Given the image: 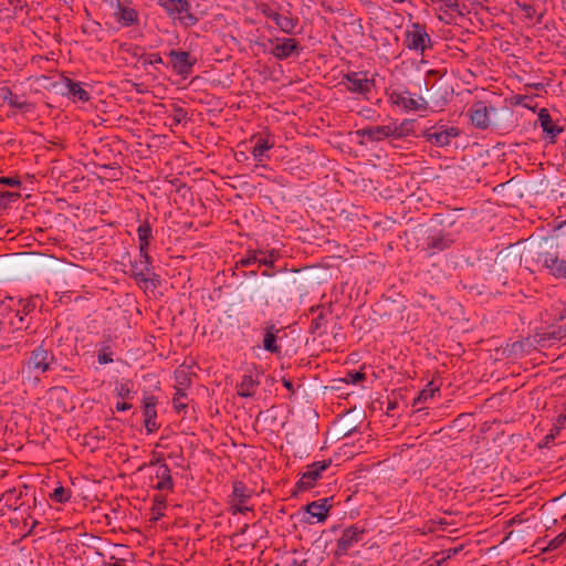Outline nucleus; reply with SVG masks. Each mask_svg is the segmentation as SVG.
Masks as SVG:
<instances>
[{
	"mask_svg": "<svg viewBox=\"0 0 566 566\" xmlns=\"http://www.w3.org/2000/svg\"><path fill=\"white\" fill-rule=\"evenodd\" d=\"M129 276L144 289H156L160 283V276L154 272L153 258L149 252H139L138 260L130 261Z\"/></svg>",
	"mask_w": 566,
	"mask_h": 566,
	"instance_id": "f257e3e1",
	"label": "nucleus"
},
{
	"mask_svg": "<svg viewBox=\"0 0 566 566\" xmlns=\"http://www.w3.org/2000/svg\"><path fill=\"white\" fill-rule=\"evenodd\" d=\"M156 3L172 21L185 29L195 27L200 20L192 12L191 3L188 0H156Z\"/></svg>",
	"mask_w": 566,
	"mask_h": 566,
	"instance_id": "f03ea898",
	"label": "nucleus"
},
{
	"mask_svg": "<svg viewBox=\"0 0 566 566\" xmlns=\"http://www.w3.org/2000/svg\"><path fill=\"white\" fill-rule=\"evenodd\" d=\"M259 10L266 19L274 22L281 32L287 35H294L296 33L300 20L297 15L292 13L290 6L284 8L282 6L274 7L272 4L262 3Z\"/></svg>",
	"mask_w": 566,
	"mask_h": 566,
	"instance_id": "7ed1b4c3",
	"label": "nucleus"
},
{
	"mask_svg": "<svg viewBox=\"0 0 566 566\" xmlns=\"http://www.w3.org/2000/svg\"><path fill=\"white\" fill-rule=\"evenodd\" d=\"M264 52H268L276 60L284 61L292 57H298L303 48L298 40L292 36H273L264 43Z\"/></svg>",
	"mask_w": 566,
	"mask_h": 566,
	"instance_id": "20e7f679",
	"label": "nucleus"
},
{
	"mask_svg": "<svg viewBox=\"0 0 566 566\" xmlns=\"http://www.w3.org/2000/svg\"><path fill=\"white\" fill-rule=\"evenodd\" d=\"M54 361V354L41 344L35 347L29 358L23 361L22 373H28L29 375L35 374L36 376L43 375L52 369Z\"/></svg>",
	"mask_w": 566,
	"mask_h": 566,
	"instance_id": "39448f33",
	"label": "nucleus"
},
{
	"mask_svg": "<svg viewBox=\"0 0 566 566\" xmlns=\"http://www.w3.org/2000/svg\"><path fill=\"white\" fill-rule=\"evenodd\" d=\"M113 10V19L120 29L137 27L140 23L139 11L130 0H106Z\"/></svg>",
	"mask_w": 566,
	"mask_h": 566,
	"instance_id": "423d86ee",
	"label": "nucleus"
},
{
	"mask_svg": "<svg viewBox=\"0 0 566 566\" xmlns=\"http://www.w3.org/2000/svg\"><path fill=\"white\" fill-rule=\"evenodd\" d=\"M167 55L169 57L168 66L176 75L184 80L192 74L193 67L198 62L197 57L187 51L170 50Z\"/></svg>",
	"mask_w": 566,
	"mask_h": 566,
	"instance_id": "0eeeda50",
	"label": "nucleus"
},
{
	"mask_svg": "<svg viewBox=\"0 0 566 566\" xmlns=\"http://www.w3.org/2000/svg\"><path fill=\"white\" fill-rule=\"evenodd\" d=\"M460 135V129L438 123L422 132V137L433 146L446 147Z\"/></svg>",
	"mask_w": 566,
	"mask_h": 566,
	"instance_id": "6e6552de",
	"label": "nucleus"
},
{
	"mask_svg": "<svg viewBox=\"0 0 566 566\" xmlns=\"http://www.w3.org/2000/svg\"><path fill=\"white\" fill-rule=\"evenodd\" d=\"M389 99L406 112L424 111L428 107L427 101L421 95L412 94L408 90L392 91Z\"/></svg>",
	"mask_w": 566,
	"mask_h": 566,
	"instance_id": "1a4fd4ad",
	"label": "nucleus"
},
{
	"mask_svg": "<svg viewBox=\"0 0 566 566\" xmlns=\"http://www.w3.org/2000/svg\"><path fill=\"white\" fill-rule=\"evenodd\" d=\"M332 464L331 459L315 461L306 465V470L295 484V489L300 492L310 490L315 486L316 482L322 478V473Z\"/></svg>",
	"mask_w": 566,
	"mask_h": 566,
	"instance_id": "9d476101",
	"label": "nucleus"
},
{
	"mask_svg": "<svg viewBox=\"0 0 566 566\" xmlns=\"http://www.w3.org/2000/svg\"><path fill=\"white\" fill-rule=\"evenodd\" d=\"M252 495L253 490L249 489L242 481H234L229 501L230 512L234 515L252 511V507L247 505Z\"/></svg>",
	"mask_w": 566,
	"mask_h": 566,
	"instance_id": "9b49d317",
	"label": "nucleus"
},
{
	"mask_svg": "<svg viewBox=\"0 0 566 566\" xmlns=\"http://www.w3.org/2000/svg\"><path fill=\"white\" fill-rule=\"evenodd\" d=\"M495 112L496 108L486 102L476 101L469 107L467 116L475 128L484 130L491 126V117Z\"/></svg>",
	"mask_w": 566,
	"mask_h": 566,
	"instance_id": "f8f14e48",
	"label": "nucleus"
},
{
	"mask_svg": "<svg viewBox=\"0 0 566 566\" xmlns=\"http://www.w3.org/2000/svg\"><path fill=\"white\" fill-rule=\"evenodd\" d=\"M537 261L554 279L566 280V259L559 258L557 251L539 252Z\"/></svg>",
	"mask_w": 566,
	"mask_h": 566,
	"instance_id": "ddd939ff",
	"label": "nucleus"
},
{
	"mask_svg": "<svg viewBox=\"0 0 566 566\" xmlns=\"http://www.w3.org/2000/svg\"><path fill=\"white\" fill-rule=\"evenodd\" d=\"M343 81L346 83V88L350 93L363 95L368 98L367 95L375 87V80L368 77L367 72H349L344 74Z\"/></svg>",
	"mask_w": 566,
	"mask_h": 566,
	"instance_id": "4468645a",
	"label": "nucleus"
},
{
	"mask_svg": "<svg viewBox=\"0 0 566 566\" xmlns=\"http://www.w3.org/2000/svg\"><path fill=\"white\" fill-rule=\"evenodd\" d=\"M332 497H325L306 504L303 510L306 516L303 518L305 523H322L328 517Z\"/></svg>",
	"mask_w": 566,
	"mask_h": 566,
	"instance_id": "2eb2a0df",
	"label": "nucleus"
},
{
	"mask_svg": "<svg viewBox=\"0 0 566 566\" xmlns=\"http://www.w3.org/2000/svg\"><path fill=\"white\" fill-rule=\"evenodd\" d=\"M406 41L408 48L415 51L423 52L431 45V39L427 33L426 27L416 22L411 24V28L406 33Z\"/></svg>",
	"mask_w": 566,
	"mask_h": 566,
	"instance_id": "dca6fc26",
	"label": "nucleus"
},
{
	"mask_svg": "<svg viewBox=\"0 0 566 566\" xmlns=\"http://www.w3.org/2000/svg\"><path fill=\"white\" fill-rule=\"evenodd\" d=\"M365 534V530L357 526V525H350L346 527L340 537L337 539L336 543V554L337 555H346L350 548H353L356 544H358Z\"/></svg>",
	"mask_w": 566,
	"mask_h": 566,
	"instance_id": "f3484780",
	"label": "nucleus"
},
{
	"mask_svg": "<svg viewBox=\"0 0 566 566\" xmlns=\"http://www.w3.org/2000/svg\"><path fill=\"white\" fill-rule=\"evenodd\" d=\"M157 405L158 398L156 396H144L142 408L147 433H153L159 429V424L157 423Z\"/></svg>",
	"mask_w": 566,
	"mask_h": 566,
	"instance_id": "a211bd4d",
	"label": "nucleus"
},
{
	"mask_svg": "<svg viewBox=\"0 0 566 566\" xmlns=\"http://www.w3.org/2000/svg\"><path fill=\"white\" fill-rule=\"evenodd\" d=\"M454 240L450 233L442 231L434 232L426 238L424 244L429 255L437 254L449 249Z\"/></svg>",
	"mask_w": 566,
	"mask_h": 566,
	"instance_id": "6ab92c4d",
	"label": "nucleus"
},
{
	"mask_svg": "<svg viewBox=\"0 0 566 566\" xmlns=\"http://www.w3.org/2000/svg\"><path fill=\"white\" fill-rule=\"evenodd\" d=\"M357 134L370 142H380L394 134H400L392 125L369 126L357 130Z\"/></svg>",
	"mask_w": 566,
	"mask_h": 566,
	"instance_id": "aec40b11",
	"label": "nucleus"
},
{
	"mask_svg": "<svg viewBox=\"0 0 566 566\" xmlns=\"http://www.w3.org/2000/svg\"><path fill=\"white\" fill-rule=\"evenodd\" d=\"M261 384L260 375L256 374H244L241 380L237 384V394L242 398H251L255 395Z\"/></svg>",
	"mask_w": 566,
	"mask_h": 566,
	"instance_id": "412c9836",
	"label": "nucleus"
},
{
	"mask_svg": "<svg viewBox=\"0 0 566 566\" xmlns=\"http://www.w3.org/2000/svg\"><path fill=\"white\" fill-rule=\"evenodd\" d=\"M537 122L546 134V137L549 138L551 143H554L557 136L564 130L563 127L554 123L548 109L546 108L539 109Z\"/></svg>",
	"mask_w": 566,
	"mask_h": 566,
	"instance_id": "4be33fe9",
	"label": "nucleus"
},
{
	"mask_svg": "<svg viewBox=\"0 0 566 566\" xmlns=\"http://www.w3.org/2000/svg\"><path fill=\"white\" fill-rule=\"evenodd\" d=\"M41 300L39 296H31L25 300H19V308L15 310V317L19 324H15L17 329L23 328L24 317L31 314L40 304ZM14 325V323H12Z\"/></svg>",
	"mask_w": 566,
	"mask_h": 566,
	"instance_id": "5701e85b",
	"label": "nucleus"
},
{
	"mask_svg": "<svg viewBox=\"0 0 566 566\" xmlns=\"http://www.w3.org/2000/svg\"><path fill=\"white\" fill-rule=\"evenodd\" d=\"M157 483L154 485L155 490L172 492L175 483L171 476V471L168 464H160L155 471Z\"/></svg>",
	"mask_w": 566,
	"mask_h": 566,
	"instance_id": "b1692460",
	"label": "nucleus"
},
{
	"mask_svg": "<svg viewBox=\"0 0 566 566\" xmlns=\"http://www.w3.org/2000/svg\"><path fill=\"white\" fill-rule=\"evenodd\" d=\"M64 86L66 88L65 95L74 102H87L91 97L90 93L82 86V83L80 82L65 78Z\"/></svg>",
	"mask_w": 566,
	"mask_h": 566,
	"instance_id": "393cba45",
	"label": "nucleus"
},
{
	"mask_svg": "<svg viewBox=\"0 0 566 566\" xmlns=\"http://www.w3.org/2000/svg\"><path fill=\"white\" fill-rule=\"evenodd\" d=\"M138 250L140 253L148 252L149 244L154 239L153 229L148 221L142 222L137 228Z\"/></svg>",
	"mask_w": 566,
	"mask_h": 566,
	"instance_id": "a878e982",
	"label": "nucleus"
},
{
	"mask_svg": "<svg viewBox=\"0 0 566 566\" xmlns=\"http://www.w3.org/2000/svg\"><path fill=\"white\" fill-rule=\"evenodd\" d=\"M311 312L315 313L318 312L316 317H314L310 325V333L314 335L322 336L326 333V314L323 312L322 306H312Z\"/></svg>",
	"mask_w": 566,
	"mask_h": 566,
	"instance_id": "bb28decb",
	"label": "nucleus"
},
{
	"mask_svg": "<svg viewBox=\"0 0 566 566\" xmlns=\"http://www.w3.org/2000/svg\"><path fill=\"white\" fill-rule=\"evenodd\" d=\"M276 333L277 331L272 325L266 328L264 338H263V347L265 350L270 353H280L281 347L276 344Z\"/></svg>",
	"mask_w": 566,
	"mask_h": 566,
	"instance_id": "cd10ccee",
	"label": "nucleus"
},
{
	"mask_svg": "<svg viewBox=\"0 0 566 566\" xmlns=\"http://www.w3.org/2000/svg\"><path fill=\"white\" fill-rule=\"evenodd\" d=\"M167 506L166 496L161 494H156L153 499V506H151V521H159L164 515V511Z\"/></svg>",
	"mask_w": 566,
	"mask_h": 566,
	"instance_id": "c85d7f7f",
	"label": "nucleus"
},
{
	"mask_svg": "<svg viewBox=\"0 0 566 566\" xmlns=\"http://www.w3.org/2000/svg\"><path fill=\"white\" fill-rule=\"evenodd\" d=\"M115 395L120 399H133L135 392L130 380H122L115 384Z\"/></svg>",
	"mask_w": 566,
	"mask_h": 566,
	"instance_id": "c756f323",
	"label": "nucleus"
},
{
	"mask_svg": "<svg viewBox=\"0 0 566 566\" xmlns=\"http://www.w3.org/2000/svg\"><path fill=\"white\" fill-rule=\"evenodd\" d=\"M273 147V144L269 143L265 138H259L255 146L252 149L253 158L261 163L265 157V153Z\"/></svg>",
	"mask_w": 566,
	"mask_h": 566,
	"instance_id": "7c9ffc66",
	"label": "nucleus"
},
{
	"mask_svg": "<svg viewBox=\"0 0 566 566\" xmlns=\"http://www.w3.org/2000/svg\"><path fill=\"white\" fill-rule=\"evenodd\" d=\"M176 391H175V395L172 397V406H174V409L177 411V412H181V411H185L188 407L187 405V394L186 391H184V388L182 387H175Z\"/></svg>",
	"mask_w": 566,
	"mask_h": 566,
	"instance_id": "2f4dec72",
	"label": "nucleus"
},
{
	"mask_svg": "<svg viewBox=\"0 0 566 566\" xmlns=\"http://www.w3.org/2000/svg\"><path fill=\"white\" fill-rule=\"evenodd\" d=\"M439 391V387L434 385L433 381H430L418 395L415 399L413 405L417 406L422 401H426L433 397L434 392Z\"/></svg>",
	"mask_w": 566,
	"mask_h": 566,
	"instance_id": "473e14b6",
	"label": "nucleus"
},
{
	"mask_svg": "<svg viewBox=\"0 0 566 566\" xmlns=\"http://www.w3.org/2000/svg\"><path fill=\"white\" fill-rule=\"evenodd\" d=\"M71 490L65 489L62 485H57L50 494V497L56 503H65L71 499Z\"/></svg>",
	"mask_w": 566,
	"mask_h": 566,
	"instance_id": "72a5a7b5",
	"label": "nucleus"
},
{
	"mask_svg": "<svg viewBox=\"0 0 566 566\" xmlns=\"http://www.w3.org/2000/svg\"><path fill=\"white\" fill-rule=\"evenodd\" d=\"M259 254H264L262 250H249L244 256H242L237 264L241 266H250L258 263Z\"/></svg>",
	"mask_w": 566,
	"mask_h": 566,
	"instance_id": "f704fd0d",
	"label": "nucleus"
},
{
	"mask_svg": "<svg viewBox=\"0 0 566 566\" xmlns=\"http://www.w3.org/2000/svg\"><path fill=\"white\" fill-rule=\"evenodd\" d=\"M565 543H566V532H563V533L558 534L557 536H555L554 538H552L551 541H548L545 548H542V553L554 552V551L558 549L559 547H562Z\"/></svg>",
	"mask_w": 566,
	"mask_h": 566,
	"instance_id": "c9c22d12",
	"label": "nucleus"
},
{
	"mask_svg": "<svg viewBox=\"0 0 566 566\" xmlns=\"http://www.w3.org/2000/svg\"><path fill=\"white\" fill-rule=\"evenodd\" d=\"M10 107L23 111L25 113L32 112L34 109V105L27 99H22L18 95H14L12 99L8 103Z\"/></svg>",
	"mask_w": 566,
	"mask_h": 566,
	"instance_id": "e433bc0d",
	"label": "nucleus"
},
{
	"mask_svg": "<svg viewBox=\"0 0 566 566\" xmlns=\"http://www.w3.org/2000/svg\"><path fill=\"white\" fill-rule=\"evenodd\" d=\"M279 258V253L275 250L264 251V254H259L258 264L266 268H273L275 261Z\"/></svg>",
	"mask_w": 566,
	"mask_h": 566,
	"instance_id": "4c0bfd02",
	"label": "nucleus"
},
{
	"mask_svg": "<svg viewBox=\"0 0 566 566\" xmlns=\"http://www.w3.org/2000/svg\"><path fill=\"white\" fill-rule=\"evenodd\" d=\"M20 198L19 192L6 191L0 193V211L9 208L10 203Z\"/></svg>",
	"mask_w": 566,
	"mask_h": 566,
	"instance_id": "58836bf2",
	"label": "nucleus"
},
{
	"mask_svg": "<svg viewBox=\"0 0 566 566\" xmlns=\"http://www.w3.org/2000/svg\"><path fill=\"white\" fill-rule=\"evenodd\" d=\"M97 361L101 365H106L113 363V353L111 352L109 346L103 345L97 354Z\"/></svg>",
	"mask_w": 566,
	"mask_h": 566,
	"instance_id": "ea45409f",
	"label": "nucleus"
},
{
	"mask_svg": "<svg viewBox=\"0 0 566 566\" xmlns=\"http://www.w3.org/2000/svg\"><path fill=\"white\" fill-rule=\"evenodd\" d=\"M187 118V112L178 105L174 106V114L170 116L171 119V126H177L181 122L186 120Z\"/></svg>",
	"mask_w": 566,
	"mask_h": 566,
	"instance_id": "a19ab883",
	"label": "nucleus"
},
{
	"mask_svg": "<svg viewBox=\"0 0 566 566\" xmlns=\"http://www.w3.org/2000/svg\"><path fill=\"white\" fill-rule=\"evenodd\" d=\"M175 379L177 382V385L175 387H182L184 391L190 385V378L188 377V375L185 370H177L175 373Z\"/></svg>",
	"mask_w": 566,
	"mask_h": 566,
	"instance_id": "79ce46f5",
	"label": "nucleus"
},
{
	"mask_svg": "<svg viewBox=\"0 0 566 566\" xmlns=\"http://www.w3.org/2000/svg\"><path fill=\"white\" fill-rule=\"evenodd\" d=\"M412 120H403L399 126L397 125H392V127H395L397 129V132L401 133V134H394L392 137H397V138H400L402 136H406L409 134L410 132V127L412 126Z\"/></svg>",
	"mask_w": 566,
	"mask_h": 566,
	"instance_id": "37998d69",
	"label": "nucleus"
},
{
	"mask_svg": "<svg viewBox=\"0 0 566 566\" xmlns=\"http://www.w3.org/2000/svg\"><path fill=\"white\" fill-rule=\"evenodd\" d=\"M366 379V375L361 371H348L345 377L347 384H357Z\"/></svg>",
	"mask_w": 566,
	"mask_h": 566,
	"instance_id": "c03bdc74",
	"label": "nucleus"
},
{
	"mask_svg": "<svg viewBox=\"0 0 566 566\" xmlns=\"http://www.w3.org/2000/svg\"><path fill=\"white\" fill-rule=\"evenodd\" d=\"M163 64V59L159 53H150L143 57V65Z\"/></svg>",
	"mask_w": 566,
	"mask_h": 566,
	"instance_id": "a18cd8bd",
	"label": "nucleus"
},
{
	"mask_svg": "<svg viewBox=\"0 0 566 566\" xmlns=\"http://www.w3.org/2000/svg\"><path fill=\"white\" fill-rule=\"evenodd\" d=\"M447 562L442 552L434 553L429 559L428 566H442Z\"/></svg>",
	"mask_w": 566,
	"mask_h": 566,
	"instance_id": "49530a36",
	"label": "nucleus"
},
{
	"mask_svg": "<svg viewBox=\"0 0 566 566\" xmlns=\"http://www.w3.org/2000/svg\"><path fill=\"white\" fill-rule=\"evenodd\" d=\"M14 95L15 94H13L12 91L8 86H3L0 88V101H1L2 105L4 103H9Z\"/></svg>",
	"mask_w": 566,
	"mask_h": 566,
	"instance_id": "de8ad7c7",
	"label": "nucleus"
},
{
	"mask_svg": "<svg viewBox=\"0 0 566 566\" xmlns=\"http://www.w3.org/2000/svg\"><path fill=\"white\" fill-rule=\"evenodd\" d=\"M160 464H167L164 460V457L161 454H158L156 457H154L148 464H143L142 467H139V471L143 470L144 467L146 465H149V467H156L159 468Z\"/></svg>",
	"mask_w": 566,
	"mask_h": 566,
	"instance_id": "09e8293b",
	"label": "nucleus"
},
{
	"mask_svg": "<svg viewBox=\"0 0 566 566\" xmlns=\"http://www.w3.org/2000/svg\"><path fill=\"white\" fill-rule=\"evenodd\" d=\"M461 551H462V545L452 547V548H449L446 551H441V552H442L443 556L446 557V559L448 560V559L452 558L453 556H455L457 554H459Z\"/></svg>",
	"mask_w": 566,
	"mask_h": 566,
	"instance_id": "8fccbe9b",
	"label": "nucleus"
},
{
	"mask_svg": "<svg viewBox=\"0 0 566 566\" xmlns=\"http://www.w3.org/2000/svg\"><path fill=\"white\" fill-rule=\"evenodd\" d=\"M0 184L7 185L10 187H17V186H20L21 181L18 178L0 177Z\"/></svg>",
	"mask_w": 566,
	"mask_h": 566,
	"instance_id": "3c124183",
	"label": "nucleus"
},
{
	"mask_svg": "<svg viewBox=\"0 0 566 566\" xmlns=\"http://www.w3.org/2000/svg\"><path fill=\"white\" fill-rule=\"evenodd\" d=\"M520 7L525 12L527 18H532L533 14L535 13L534 7L530 3H523Z\"/></svg>",
	"mask_w": 566,
	"mask_h": 566,
	"instance_id": "603ef678",
	"label": "nucleus"
},
{
	"mask_svg": "<svg viewBox=\"0 0 566 566\" xmlns=\"http://www.w3.org/2000/svg\"><path fill=\"white\" fill-rule=\"evenodd\" d=\"M115 408L118 412H124V411L132 409V405L128 402H125V401H122V402L118 401V402H116Z\"/></svg>",
	"mask_w": 566,
	"mask_h": 566,
	"instance_id": "864d4df0",
	"label": "nucleus"
},
{
	"mask_svg": "<svg viewBox=\"0 0 566 566\" xmlns=\"http://www.w3.org/2000/svg\"><path fill=\"white\" fill-rule=\"evenodd\" d=\"M556 422L559 427L566 426V409L558 415Z\"/></svg>",
	"mask_w": 566,
	"mask_h": 566,
	"instance_id": "5fc2aeb1",
	"label": "nucleus"
},
{
	"mask_svg": "<svg viewBox=\"0 0 566 566\" xmlns=\"http://www.w3.org/2000/svg\"><path fill=\"white\" fill-rule=\"evenodd\" d=\"M282 384L289 391H291L292 394L294 392V386L290 379L283 378Z\"/></svg>",
	"mask_w": 566,
	"mask_h": 566,
	"instance_id": "6e6d98bb",
	"label": "nucleus"
},
{
	"mask_svg": "<svg viewBox=\"0 0 566 566\" xmlns=\"http://www.w3.org/2000/svg\"><path fill=\"white\" fill-rule=\"evenodd\" d=\"M534 545L542 552V548H545L547 545V541L545 538H538Z\"/></svg>",
	"mask_w": 566,
	"mask_h": 566,
	"instance_id": "4d7b16f0",
	"label": "nucleus"
},
{
	"mask_svg": "<svg viewBox=\"0 0 566 566\" xmlns=\"http://www.w3.org/2000/svg\"><path fill=\"white\" fill-rule=\"evenodd\" d=\"M293 566H307V565H306V560H303L301 563H298L297 560H294Z\"/></svg>",
	"mask_w": 566,
	"mask_h": 566,
	"instance_id": "13d9d810",
	"label": "nucleus"
},
{
	"mask_svg": "<svg viewBox=\"0 0 566 566\" xmlns=\"http://www.w3.org/2000/svg\"><path fill=\"white\" fill-rule=\"evenodd\" d=\"M261 274H262V276H272L273 275V273L270 272L269 270H264Z\"/></svg>",
	"mask_w": 566,
	"mask_h": 566,
	"instance_id": "bf43d9fd",
	"label": "nucleus"
},
{
	"mask_svg": "<svg viewBox=\"0 0 566 566\" xmlns=\"http://www.w3.org/2000/svg\"><path fill=\"white\" fill-rule=\"evenodd\" d=\"M111 566H123L120 563H114Z\"/></svg>",
	"mask_w": 566,
	"mask_h": 566,
	"instance_id": "052dcab7",
	"label": "nucleus"
},
{
	"mask_svg": "<svg viewBox=\"0 0 566 566\" xmlns=\"http://www.w3.org/2000/svg\"><path fill=\"white\" fill-rule=\"evenodd\" d=\"M6 347L4 346H0V350H3Z\"/></svg>",
	"mask_w": 566,
	"mask_h": 566,
	"instance_id": "680f3d73",
	"label": "nucleus"
}]
</instances>
